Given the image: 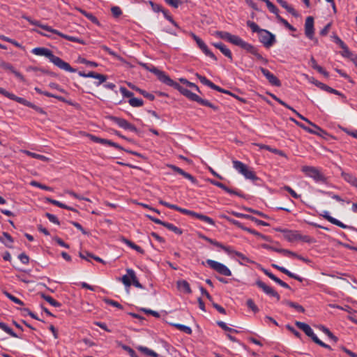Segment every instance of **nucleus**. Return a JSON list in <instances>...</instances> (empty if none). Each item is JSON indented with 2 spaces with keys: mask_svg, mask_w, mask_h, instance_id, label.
I'll use <instances>...</instances> for the list:
<instances>
[{
  "mask_svg": "<svg viewBox=\"0 0 357 357\" xmlns=\"http://www.w3.org/2000/svg\"><path fill=\"white\" fill-rule=\"evenodd\" d=\"M321 329L331 340H332L335 342H337L338 338L335 335H334L328 328L321 326Z\"/></svg>",
  "mask_w": 357,
  "mask_h": 357,
  "instance_id": "3c124183",
  "label": "nucleus"
},
{
  "mask_svg": "<svg viewBox=\"0 0 357 357\" xmlns=\"http://www.w3.org/2000/svg\"><path fill=\"white\" fill-rule=\"evenodd\" d=\"M220 217L222 218H224V219L227 220L228 222H229L232 225L238 227V228H240V229H243L244 231H246L249 232L250 230V228L243 226V225L242 223H241L238 220H234V219H233V218H230L229 216H227L225 215H221Z\"/></svg>",
  "mask_w": 357,
  "mask_h": 357,
  "instance_id": "5701e85b",
  "label": "nucleus"
},
{
  "mask_svg": "<svg viewBox=\"0 0 357 357\" xmlns=\"http://www.w3.org/2000/svg\"><path fill=\"white\" fill-rule=\"evenodd\" d=\"M246 305L248 306V307H249L250 309H251L255 313H257L259 312V308L258 307L255 305V302L253 301L252 299L250 298L246 302Z\"/></svg>",
  "mask_w": 357,
  "mask_h": 357,
  "instance_id": "e2e57ef3",
  "label": "nucleus"
},
{
  "mask_svg": "<svg viewBox=\"0 0 357 357\" xmlns=\"http://www.w3.org/2000/svg\"><path fill=\"white\" fill-rule=\"evenodd\" d=\"M24 153L31 158H36L44 162H48L50 160L49 158L43 155H40L29 151H24Z\"/></svg>",
  "mask_w": 357,
  "mask_h": 357,
  "instance_id": "a19ab883",
  "label": "nucleus"
},
{
  "mask_svg": "<svg viewBox=\"0 0 357 357\" xmlns=\"http://www.w3.org/2000/svg\"><path fill=\"white\" fill-rule=\"evenodd\" d=\"M260 70L261 73L266 77V78L268 79V82L275 86H281V82L280 79L275 76L273 73H271L268 70L261 67Z\"/></svg>",
  "mask_w": 357,
  "mask_h": 357,
  "instance_id": "2eb2a0df",
  "label": "nucleus"
},
{
  "mask_svg": "<svg viewBox=\"0 0 357 357\" xmlns=\"http://www.w3.org/2000/svg\"><path fill=\"white\" fill-rule=\"evenodd\" d=\"M247 26L251 29L252 32L258 33L259 34L261 31L265 30V29H262L259 28V26L255 22L250 21V20L247 22Z\"/></svg>",
  "mask_w": 357,
  "mask_h": 357,
  "instance_id": "de8ad7c7",
  "label": "nucleus"
},
{
  "mask_svg": "<svg viewBox=\"0 0 357 357\" xmlns=\"http://www.w3.org/2000/svg\"><path fill=\"white\" fill-rule=\"evenodd\" d=\"M226 252L228 254H234L236 256H237L238 257H239L240 259H241L242 260H243L244 261H245L247 263H251V264L254 263V261L248 258L243 253H241L238 251L234 250L231 248V252Z\"/></svg>",
  "mask_w": 357,
  "mask_h": 357,
  "instance_id": "49530a36",
  "label": "nucleus"
},
{
  "mask_svg": "<svg viewBox=\"0 0 357 357\" xmlns=\"http://www.w3.org/2000/svg\"><path fill=\"white\" fill-rule=\"evenodd\" d=\"M194 217L197 219H199L202 221H204L209 225H215V221L212 218H211L210 217H208L207 215H203L201 213H195V215Z\"/></svg>",
  "mask_w": 357,
  "mask_h": 357,
  "instance_id": "37998d69",
  "label": "nucleus"
},
{
  "mask_svg": "<svg viewBox=\"0 0 357 357\" xmlns=\"http://www.w3.org/2000/svg\"><path fill=\"white\" fill-rule=\"evenodd\" d=\"M220 217L222 218H224V219L227 220L228 222H229L232 225L238 227V228H240V229H243L244 231H246L249 232L250 230V228L243 226V225L242 223H241L238 220H234V219H233V218H230L229 216H227L225 215H221Z\"/></svg>",
  "mask_w": 357,
  "mask_h": 357,
  "instance_id": "393cba45",
  "label": "nucleus"
},
{
  "mask_svg": "<svg viewBox=\"0 0 357 357\" xmlns=\"http://www.w3.org/2000/svg\"><path fill=\"white\" fill-rule=\"evenodd\" d=\"M126 272L129 275V276L130 277V279L132 280V282H131L132 284L135 287L142 289L143 286L138 281L135 271L132 269H131V268H127L126 269Z\"/></svg>",
  "mask_w": 357,
  "mask_h": 357,
  "instance_id": "c756f323",
  "label": "nucleus"
},
{
  "mask_svg": "<svg viewBox=\"0 0 357 357\" xmlns=\"http://www.w3.org/2000/svg\"><path fill=\"white\" fill-rule=\"evenodd\" d=\"M190 36L193 38V40L196 42L197 46L199 49L208 57L211 58L214 61H217L218 59L215 55L208 48L207 45L196 34L191 32L190 33Z\"/></svg>",
  "mask_w": 357,
  "mask_h": 357,
  "instance_id": "9d476101",
  "label": "nucleus"
},
{
  "mask_svg": "<svg viewBox=\"0 0 357 357\" xmlns=\"http://www.w3.org/2000/svg\"><path fill=\"white\" fill-rule=\"evenodd\" d=\"M277 20L289 31H296V29L292 25H291L285 19L282 18L280 15H278Z\"/></svg>",
  "mask_w": 357,
  "mask_h": 357,
  "instance_id": "6e6d98bb",
  "label": "nucleus"
},
{
  "mask_svg": "<svg viewBox=\"0 0 357 357\" xmlns=\"http://www.w3.org/2000/svg\"><path fill=\"white\" fill-rule=\"evenodd\" d=\"M305 34L307 38L310 40L314 39V18L312 16H308L305 20Z\"/></svg>",
  "mask_w": 357,
  "mask_h": 357,
  "instance_id": "4468645a",
  "label": "nucleus"
},
{
  "mask_svg": "<svg viewBox=\"0 0 357 357\" xmlns=\"http://www.w3.org/2000/svg\"><path fill=\"white\" fill-rule=\"evenodd\" d=\"M0 39L3 40V41L8 42V43L14 45L17 47H22V45L18 42H17L15 40H13L11 38H8L7 36H5L3 35H0Z\"/></svg>",
  "mask_w": 357,
  "mask_h": 357,
  "instance_id": "bf43d9fd",
  "label": "nucleus"
},
{
  "mask_svg": "<svg viewBox=\"0 0 357 357\" xmlns=\"http://www.w3.org/2000/svg\"><path fill=\"white\" fill-rule=\"evenodd\" d=\"M139 65L142 66L144 69L146 70L153 73L155 74L158 79L162 82L163 84L172 86L174 89L178 90L182 95L185 96L187 98L192 101H195L198 103H199L202 105L208 107L211 109H213L215 111H217L218 109V107L215 106V105L212 104L211 102H209L207 100L203 99L200 98L197 94L192 93L190 90L183 87L181 86L178 83L174 82L173 79L170 78V77L167 75L165 72L160 70L157 68H155L153 66H150L148 63H139Z\"/></svg>",
  "mask_w": 357,
  "mask_h": 357,
  "instance_id": "f257e3e1",
  "label": "nucleus"
},
{
  "mask_svg": "<svg viewBox=\"0 0 357 357\" xmlns=\"http://www.w3.org/2000/svg\"><path fill=\"white\" fill-rule=\"evenodd\" d=\"M301 171L307 176L313 178L317 182H325L326 178L324 175L316 167L312 166H303Z\"/></svg>",
  "mask_w": 357,
  "mask_h": 357,
  "instance_id": "0eeeda50",
  "label": "nucleus"
},
{
  "mask_svg": "<svg viewBox=\"0 0 357 357\" xmlns=\"http://www.w3.org/2000/svg\"><path fill=\"white\" fill-rule=\"evenodd\" d=\"M206 241L210 243L211 244L218 247V248H221L225 252H231V248L230 247L225 246L223 244H222L221 243H220V242H218V241H217L215 240H213L212 238H208Z\"/></svg>",
  "mask_w": 357,
  "mask_h": 357,
  "instance_id": "ea45409f",
  "label": "nucleus"
},
{
  "mask_svg": "<svg viewBox=\"0 0 357 357\" xmlns=\"http://www.w3.org/2000/svg\"><path fill=\"white\" fill-rule=\"evenodd\" d=\"M295 325L299 329L302 330L307 336L310 337L313 340V342H314L315 338H318L308 324L304 322L296 321L295 322Z\"/></svg>",
  "mask_w": 357,
  "mask_h": 357,
  "instance_id": "dca6fc26",
  "label": "nucleus"
},
{
  "mask_svg": "<svg viewBox=\"0 0 357 357\" xmlns=\"http://www.w3.org/2000/svg\"><path fill=\"white\" fill-rule=\"evenodd\" d=\"M342 176L347 183L357 188V178L349 173H342Z\"/></svg>",
  "mask_w": 357,
  "mask_h": 357,
  "instance_id": "7c9ffc66",
  "label": "nucleus"
},
{
  "mask_svg": "<svg viewBox=\"0 0 357 357\" xmlns=\"http://www.w3.org/2000/svg\"><path fill=\"white\" fill-rule=\"evenodd\" d=\"M45 96H47V97H51V98H54L61 102H66L67 104H68L69 105H73V103L70 101V100H66L65 98L62 97V96H57V95H55V94H53V93H45Z\"/></svg>",
  "mask_w": 357,
  "mask_h": 357,
  "instance_id": "09e8293b",
  "label": "nucleus"
},
{
  "mask_svg": "<svg viewBox=\"0 0 357 357\" xmlns=\"http://www.w3.org/2000/svg\"><path fill=\"white\" fill-rule=\"evenodd\" d=\"M3 294L8 298H9L10 301H12L15 303L20 305H24V303L21 300H20L17 297L14 296L13 295H12L10 293H9L8 291H4Z\"/></svg>",
  "mask_w": 357,
  "mask_h": 357,
  "instance_id": "603ef678",
  "label": "nucleus"
},
{
  "mask_svg": "<svg viewBox=\"0 0 357 357\" xmlns=\"http://www.w3.org/2000/svg\"><path fill=\"white\" fill-rule=\"evenodd\" d=\"M137 349L142 352L143 354L147 355V356H152V357H158L159 355L155 352L154 351L146 347H143V346H139L137 347Z\"/></svg>",
  "mask_w": 357,
  "mask_h": 357,
  "instance_id": "79ce46f5",
  "label": "nucleus"
},
{
  "mask_svg": "<svg viewBox=\"0 0 357 357\" xmlns=\"http://www.w3.org/2000/svg\"><path fill=\"white\" fill-rule=\"evenodd\" d=\"M172 326H174L176 328L178 329L179 331L188 334L190 335L192 333V329L187 326L180 324H170Z\"/></svg>",
  "mask_w": 357,
  "mask_h": 357,
  "instance_id": "c03bdc74",
  "label": "nucleus"
},
{
  "mask_svg": "<svg viewBox=\"0 0 357 357\" xmlns=\"http://www.w3.org/2000/svg\"><path fill=\"white\" fill-rule=\"evenodd\" d=\"M35 55L43 56L49 59L50 61L53 63L58 68L70 73H75L76 69L72 68L70 64L59 56H55L52 52L45 47H36L31 50Z\"/></svg>",
  "mask_w": 357,
  "mask_h": 357,
  "instance_id": "7ed1b4c3",
  "label": "nucleus"
},
{
  "mask_svg": "<svg viewBox=\"0 0 357 357\" xmlns=\"http://www.w3.org/2000/svg\"><path fill=\"white\" fill-rule=\"evenodd\" d=\"M217 324L218 326H220L222 329H223L225 331L231 332V333H238V331L236 329L231 328L230 327H228L227 324L222 321H218Z\"/></svg>",
  "mask_w": 357,
  "mask_h": 357,
  "instance_id": "864d4df0",
  "label": "nucleus"
},
{
  "mask_svg": "<svg viewBox=\"0 0 357 357\" xmlns=\"http://www.w3.org/2000/svg\"><path fill=\"white\" fill-rule=\"evenodd\" d=\"M109 119L112 122L117 124L119 127H121L125 130H129L130 131H132V132H135L137 133L138 132L137 128L134 125L131 124L130 123H129L127 120H126L124 119L114 116H109Z\"/></svg>",
  "mask_w": 357,
  "mask_h": 357,
  "instance_id": "9b49d317",
  "label": "nucleus"
},
{
  "mask_svg": "<svg viewBox=\"0 0 357 357\" xmlns=\"http://www.w3.org/2000/svg\"><path fill=\"white\" fill-rule=\"evenodd\" d=\"M207 264L218 273L225 276L231 275V272L225 264L218 262L212 259L206 260Z\"/></svg>",
  "mask_w": 357,
  "mask_h": 357,
  "instance_id": "6e6552de",
  "label": "nucleus"
},
{
  "mask_svg": "<svg viewBox=\"0 0 357 357\" xmlns=\"http://www.w3.org/2000/svg\"><path fill=\"white\" fill-rule=\"evenodd\" d=\"M22 17L24 19H25L26 20H27L31 24L37 26L50 33L56 34V35L61 36V38H63L69 41L78 43H80L82 45L85 44V42L79 38L64 34V33L59 31L58 30L52 28L51 26H50L48 25L41 24L39 21L32 20L30 17L24 15V16H22Z\"/></svg>",
  "mask_w": 357,
  "mask_h": 357,
  "instance_id": "20e7f679",
  "label": "nucleus"
},
{
  "mask_svg": "<svg viewBox=\"0 0 357 357\" xmlns=\"http://www.w3.org/2000/svg\"><path fill=\"white\" fill-rule=\"evenodd\" d=\"M128 86L130 89H132L133 90L139 92L141 95H142L144 97L148 98L149 100L152 101V100H153L155 99V96H154L153 94L148 93L145 90L141 89L139 87L136 86L135 85H134V84H132L131 83H128Z\"/></svg>",
  "mask_w": 357,
  "mask_h": 357,
  "instance_id": "4be33fe9",
  "label": "nucleus"
},
{
  "mask_svg": "<svg viewBox=\"0 0 357 357\" xmlns=\"http://www.w3.org/2000/svg\"><path fill=\"white\" fill-rule=\"evenodd\" d=\"M220 217L222 218H224V219L227 220L228 222H229L232 225L238 227V228H240V229H243L244 231H246L249 232L250 230V228L243 226V225L242 223H241L238 220H234V219H233V218H230L229 216H227L225 215H221Z\"/></svg>",
  "mask_w": 357,
  "mask_h": 357,
  "instance_id": "a878e982",
  "label": "nucleus"
},
{
  "mask_svg": "<svg viewBox=\"0 0 357 357\" xmlns=\"http://www.w3.org/2000/svg\"><path fill=\"white\" fill-rule=\"evenodd\" d=\"M168 167L169 168H171L172 170H174L175 172L182 175L184 178L190 180L192 183L197 184V179L190 174L185 172L180 167H177L176 165H170Z\"/></svg>",
  "mask_w": 357,
  "mask_h": 357,
  "instance_id": "a211bd4d",
  "label": "nucleus"
},
{
  "mask_svg": "<svg viewBox=\"0 0 357 357\" xmlns=\"http://www.w3.org/2000/svg\"><path fill=\"white\" fill-rule=\"evenodd\" d=\"M78 61L81 63L86 64L87 66H91V67H98V64L96 62L88 61L84 58L79 57Z\"/></svg>",
  "mask_w": 357,
  "mask_h": 357,
  "instance_id": "052dcab7",
  "label": "nucleus"
},
{
  "mask_svg": "<svg viewBox=\"0 0 357 357\" xmlns=\"http://www.w3.org/2000/svg\"><path fill=\"white\" fill-rule=\"evenodd\" d=\"M196 77L199 79V81L204 85L210 87L211 89L215 90L216 89V86L214 83H213L211 80L208 79L206 77L199 75V73L195 74Z\"/></svg>",
  "mask_w": 357,
  "mask_h": 357,
  "instance_id": "f704fd0d",
  "label": "nucleus"
},
{
  "mask_svg": "<svg viewBox=\"0 0 357 357\" xmlns=\"http://www.w3.org/2000/svg\"><path fill=\"white\" fill-rule=\"evenodd\" d=\"M246 178L252 181H257L259 178L256 176L255 173L249 169L248 166L241 172Z\"/></svg>",
  "mask_w": 357,
  "mask_h": 357,
  "instance_id": "c9c22d12",
  "label": "nucleus"
},
{
  "mask_svg": "<svg viewBox=\"0 0 357 357\" xmlns=\"http://www.w3.org/2000/svg\"><path fill=\"white\" fill-rule=\"evenodd\" d=\"M0 94L4 96L5 97H7L8 98H9L10 100H15L18 103H20L23 105L31 107L40 114H46V112L44 111V109L43 108L33 104L32 102L26 100V99H24L23 98L18 97V96H15V94L7 91L3 88L0 87Z\"/></svg>",
  "mask_w": 357,
  "mask_h": 357,
  "instance_id": "423d86ee",
  "label": "nucleus"
},
{
  "mask_svg": "<svg viewBox=\"0 0 357 357\" xmlns=\"http://www.w3.org/2000/svg\"><path fill=\"white\" fill-rule=\"evenodd\" d=\"M233 166L239 173L247 167L246 165L238 160H233Z\"/></svg>",
  "mask_w": 357,
  "mask_h": 357,
  "instance_id": "4d7b16f0",
  "label": "nucleus"
},
{
  "mask_svg": "<svg viewBox=\"0 0 357 357\" xmlns=\"http://www.w3.org/2000/svg\"><path fill=\"white\" fill-rule=\"evenodd\" d=\"M246 178L252 181H257L259 178L256 176L255 173L249 169L248 166L241 172Z\"/></svg>",
  "mask_w": 357,
  "mask_h": 357,
  "instance_id": "e433bc0d",
  "label": "nucleus"
},
{
  "mask_svg": "<svg viewBox=\"0 0 357 357\" xmlns=\"http://www.w3.org/2000/svg\"><path fill=\"white\" fill-rule=\"evenodd\" d=\"M0 328L13 337H20L10 327H8L4 322H0Z\"/></svg>",
  "mask_w": 357,
  "mask_h": 357,
  "instance_id": "a18cd8bd",
  "label": "nucleus"
},
{
  "mask_svg": "<svg viewBox=\"0 0 357 357\" xmlns=\"http://www.w3.org/2000/svg\"><path fill=\"white\" fill-rule=\"evenodd\" d=\"M38 294L40 296L41 298H43L44 300H45L47 302H48L51 305L56 307H59L61 306V304L59 302L54 300L50 296L46 295L45 294H44L43 292H39Z\"/></svg>",
  "mask_w": 357,
  "mask_h": 357,
  "instance_id": "2f4dec72",
  "label": "nucleus"
},
{
  "mask_svg": "<svg viewBox=\"0 0 357 357\" xmlns=\"http://www.w3.org/2000/svg\"><path fill=\"white\" fill-rule=\"evenodd\" d=\"M220 217L222 218H224V219L227 220L228 222H229L232 225L238 227V228H240V229H243L244 231H246L249 232L250 230V228L243 226V225L242 223H241L238 220H234V219H233V218H230L229 216H227L225 215H221Z\"/></svg>",
  "mask_w": 357,
  "mask_h": 357,
  "instance_id": "b1692460",
  "label": "nucleus"
},
{
  "mask_svg": "<svg viewBox=\"0 0 357 357\" xmlns=\"http://www.w3.org/2000/svg\"><path fill=\"white\" fill-rule=\"evenodd\" d=\"M196 77L199 79V81L204 85L210 87L211 89L215 90L216 89V86L214 83H213L211 80L208 79L206 77L199 75V73L195 74Z\"/></svg>",
  "mask_w": 357,
  "mask_h": 357,
  "instance_id": "72a5a7b5",
  "label": "nucleus"
},
{
  "mask_svg": "<svg viewBox=\"0 0 357 357\" xmlns=\"http://www.w3.org/2000/svg\"><path fill=\"white\" fill-rule=\"evenodd\" d=\"M30 184L32 186L38 187L39 188H41V189L45 190H50V191L52 190V188L47 186L45 185L41 184L40 183H38V181H32L30 183Z\"/></svg>",
  "mask_w": 357,
  "mask_h": 357,
  "instance_id": "69168bd1",
  "label": "nucleus"
},
{
  "mask_svg": "<svg viewBox=\"0 0 357 357\" xmlns=\"http://www.w3.org/2000/svg\"><path fill=\"white\" fill-rule=\"evenodd\" d=\"M272 267L276 268L277 270L280 271V272H282V273L288 275L289 278H293V279H295L299 282H303V278L300 277L299 275H297L291 272H290L289 270H287V268H285L283 266H280L275 264H271Z\"/></svg>",
  "mask_w": 357,
  "mask_h": 357,
  "instance_id": "6ab92c4d",
  "label": "nucleus"
},
{
  "mask_svg": "<svg viewBox=\"0 0 357 357\" xmlns=\"http://www.w3.org/2000/svg\"><path fill=\"white\" fill-rule=\"evenodd\" d=\"M177 287L179 290L184 291L187 294H191L192 290L190 289L189 283L184 280L177 281Z\"/></svg>",
  "mask_w": 357,
  "mask_h": 357,
  "instance_id": "c85d7f7f",
  "label": "nucleus"
},
{
  "mask_svg": "<svg viewBox=\"0 0 357 357\" xmlns=\"http://www.w3.org/2000/svg\"><path fill=\"white\" fill-rule=\"evenodd\" d=\"M210 183L221 189H222L223 190H225V192L229 193V194H231V195H237V196H239V197H243V195L239 192H237L234 190H232V189H230L229 188H228L227 186H226L224 183H220L219 181H215V180H210Z\"/></svg>",
  "mask_w": 357,
  "mask_h": 357,
  "instance_id": "aec40b11",
  "label": "nucleus"
},
{
  "mask_svg": "<svg viewBox=\"0 0 357 357\" xmlns=\"http://www.w3.org/2000/svg\"><path fill=\"white\" fill-rule=\"evenodd\" d=\"M259 35V42L266 48L273 46L276 41L275 35L267 30L261 31Z\"/></svg>",
  "mask_w": 357,
  "mask_h": 357,
  "instance_id": "1a4fd4ad",
  "label": "nucleus"
},
{
  "mask_svg": "<svg viewBox=\"0 0 357 357\" xmlns=\"http://www.w3.org/2000/svg\"><path fill=\"white\" fill-rule=\"evenodd\" d=\"M342 49V52H341V55L344 57L349 58L351 59L353 57V54L350 52L348 47L345 45L344 48Z\"/></svg>",
  "mask_w": 357,
  "mask_h": 357,
  "instance_id": "774afa93",
  "label": "nucleus"
},
{
  "mask_svg": "<svg viewBox=\"0 0 357 357\" xmlns=\"http://www.w3.org/2000/svg\"><path fill=\"white\" fill-rule=\"evenodd\" d=\"M215 36L222 40H227L233 45L241 47L242 49L246 50L248 52L254 55L258 60L262 61L264 63H267L268 60L264 59L262 55L259 53V50L257 47L244 41L239 36L232 35L227 31H216L215 32Z\"/></svg>",
  "mask_w": 357,
  "mask_h": 357,
  "instance_id": "f03ea898",
  "label": "nucleus"
},
{
  "mask_svg": "<svg viewBox=\"0 0 357 357\" xmlns=\"http://www.w3.org/2000/svg\"><path fill=\"white\" fill-rule=\"evenodd\" d=\"M104 302L108 305H110L112 306L116 307L119 309L122 310L123 305L120 304L119 302L115 301L114 300L109 299V298H104Z\"/></svg>",
  "mask_w": 357,
  "mask_h": 357,
  "instance_id": "13d9d810",
  "label": "nucleus"
},
{
  "mask_svg": "<svg viewBox=\"0 0 357 357\" xmlns=\"http://www.w3.org/2000/svg\"><path fill=\"white\" fill-rule=\"evenodd\" d=\"M312 127V128H309V129H307V132L321 137L324 135H327L326 131H325L316 124L313 125Z\"/></svg>",
  "mask_w": 357,
  "mask_h": 357,
  "instance_id": "473e14b6",
  "label": "nucleus"
},
{
  "mask_svg": "<svg viewBox=\"0 0 357 357\" xmlns=\"http://www.w3.org/2000/svg\"><path fill=\"white\" fill-rule=\"evenodd\" d=\"M249 233L254 234L257 236H259V238H262L264 241H269V242L271 241V238L269 236H265V235L255 231V229H250Z\"/></svg>",
  "mask_w": 357,
  "mask_h": 357,
  "instance_id": "0e129e2a",
  "label": "nucleus"
},
{
  "mask_svg": "<svg viewBox=\"0 0 357 357\" xmlns=\"http://www.w3.org/2000/svg\"><path fill=\"white\" fill-rule=\"evenodd\" d=\"M146 216L149 219L151 220V221H153V222L156 223V224H158V225H161L162 226H164L165 227H166L167 229H168L169 230L173 231L174 233H175L176 234H178V235H181L183 234V231L182 229H181L180 228L176 227L175 225H174L172 223H169V222H164V221H162L160 220V219L158 218H156L153 216H151L150 215H146Z\"/></svg>",
  "mask_w": 357,
  "mask_h": 357,
  "instance_id": "f8f14e48",
  "label": "nucleus"
},
{
  "mask_svg": "<svg viewBox=\"0 0 357 357\" xmlns=\"http://www.w3.org/2000/svg\"><path fill=\"white\" fill-rule=\"evenodd\" d=\"M283 303H284L285 305H287L291 307L294 308L296 310H297L299 312L304 313L305 311L304 307L302 305H301L295 302L290 301L288 300H284L283 301Z\"/></svg>",
  "mask_w": 357,
  "mask_h": 357,
  "instance_id": "58836bf2",
  "label": "nucleus"
},
{
  "mask_svg": "<svg viewBox=\"0 0 357 357\" xmlns=\"http://www.w3.org/2000/svg\"><path fill=\"white\" fill-rule=\"evenodd\" d=\"M277 2L283 8H284L288 13L291 14L294 17H298V13L295 10V9L291 6H289L287 2L284 0H276Z\"/></svg>",
  "mask_w": 357,
  "mask_h": 357,
  "instance_id": "bb28decb",
  "label": "nucleus"
},
{
  "mask_svg": "<svg viewBox=\"0 0 357 357\" xmlns=\"http://www.w3.org/2000/svg\"><path fill=\"white\" fill-rule=\"evenodd\" d=\"M213 45L216 47L217 49L220 50V51L225 56H227L230 61H232V54L229 48L227 47V46L223 44L222 43H213Z\"/></svg>",
  "mask_w": 357,
  "mask_h": 357,
  "instance_id": "412c9836",
  "label": "nucleus"
},
{
  "mask_svg": "<svg viewBox=\"0 0 357 357\" xmlns=\"http://www.w3.org/2000/svg\"><path fill=\"white\" fill-rule=\"evenodd\" d=\"M120 345L121 346V348L127 351L129 355L130 356V357H139L137 354L135 353V351L131 348L129 346H127V345H125V344H120Z\"/></svg>",
  "mask_w": 357,
  "mask_h": 357,
  "instance_id": "680f3d73",
  "label": "nucleus"
},
{
  "mask_svg": "<svg viewBox=\"0 0 357 357\" xmlns=\"http://www.w3.org/2000/svg\"><path fill=\"white\" fill-rule=\"evenodd\" d=\"M255 284L259 288L261 289L265 294L276 298L277 301H280V296L278 294V293L275 291L273 289H272L271 287L266 284L264 282H262L260 280H258L256 281Z\"/></svg>",
  "mask_w": 357,
  "mask_h": 357,
  "instance_id": "ddd939ff",
  "label": "nucleus"
},
{
  "mask_svg": "<svg viewBox=\"0 0 357 357\" xmlns=\"http://www.w3.org/2000/svg\"><path fill=\"white\" fill-rule=\"evenodd\" d=\"M129 104L134 107H142L144 104V101L142 99L132 97L128 100Z\"/></svg>",
  "mask_w": 357,
  "mask_h": 357,
  "instance_id": "8fccbe9b",
  "label": "nucleus"
},
{
  "mask_svg": "<svg viewBox=\"0 0 357 357\" xmlns=\"http://www.w3.org/2000/svg\"><path fill=\"white\" fill-rule=\"evenodd\" d=\"M13 241V237L7 232H3V236L0 237V242L9 248H12V243Z\"/></svg>",
  "mask_w": 357,
  "mask_h": 357,
  "instance_id": "cd10ccee",
  "label": "nucleus"
},
{
  "mask_svg": "<svg viewBox=\"0 0 357 357\" xmlns=\"http://www.w3.org/2000/svg\"><path fill=\"white\" fill-rule=\"evenodd\" d=\"M0 68L9 70L12 73H13L16 77H17L20 81L25 82L24 77L18 71L15 70L14 67L9 63L6 62L3 60H0Z\"/></svg>",
  "mask_w": 357,
  "mask_h": 357,
  "instance_id": "f3484780",
  "label": "nucleus"
},
{
  "mask_svg": "<svg viewBox=\"0 0 357 357\" xmlns=\"http://www.w3.org/2000/svg\"><path fill=\"white\" fill-rule=\"evenodd\" d=\"M120 280L123 283V284L126 287H130V285L132 284V280L128 274L124 275L121 278H120Z\"/></svg>",
  "mask_w": 357,
  "mask_h": 357,
  "instance_id": "338daca9",
  "label": "nucleus"
},
{
  "mask_svg": "<svg viewBox=\"0 0 357 357\" xmlns=\"http://www.w3.org/2000/svg\"><path fill=\"white\" fill-rule=\"evenodd\" d=\"M275 230L282 232L284 239L291 243L298 241L307 243H312L315 242L314 238L307 235H302L296 230L282 229L281 228H276Z\"/></svg>",
  "mask_w": 357,
  "mask_h": 357,
  "instance_id": "39448f33",
  "label": "nucleus"
},
{
  "mask_svg": "<svg viewBox=\"0 0 357 357\" xmlns=\"http://www.w3.org/2000/svg\"><path fill=\"white\" fill-rule=\"evenodd\" d=\"M246 178L252 181H257L259 178L256 176L255 173L249 169L248 166L241 172Z\"/></svg>",
  "mask_w": 357,
  "mask_h": 357,
  "instance_id": "4c0bfd02",
  "label": "nucleus"
},
{
  "mask_svg": "<svg viewBox=\"0 0 357 357\" xmlns=\"http://www.w3.org/2000/svg\"><path fill=\"white\" fill-rule=\"evenodd\" d=\"M243 209L248 212H250V213H254L255 215H257L261 218H266V219H268L269 217L264 214V213L259 211H257V210H255V209H253V208H248V207H244Z\"/></svg>",
  "mask_w": 357,
  "mask_h": 357,
  "instance_id": "5fc2aeb1",
  "label": "nucleus"
}]
</instances>
